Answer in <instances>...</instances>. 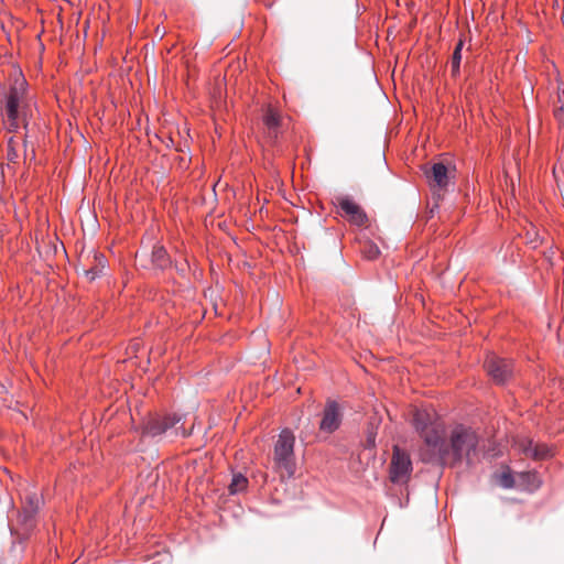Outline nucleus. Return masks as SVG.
Here are the masks:
<instances>
[{
  "label": "nucleus",
  "mask_w": 564,
  "mask_h": 564,
  "mask_svg": "<svg viewBox=\"0 0 564 564\" xmlns=\"http://www.w3.org/2000/svg\"><path fill=\"white\" fill-rule=\"evenodd\" d=\"M412 424L424 442L422 459L455 467L471 465L478 456V435L464 425L455 426L446 437L445 426L432 408L414 409Z\"/></svg>",
  "instance_id": "f257e3e1"
},
{
  "label": "nucleus",
  "mask_w": 564,
  "mask_h": 564,
  "mask_svg": "<svg viewBox=\"0 0 564 564\" xmlns=\"http://www.w3.org/2000/svg\"><path fill=\"white\" fill-rule=\"evenodd\" d=\"M24 83L12 87L7 96L2 116L10 132L18 130L20 122L28 127L30 106L24 97Z\"/></svg>",
  "instance_id": "f03ea898"
},
{
  "label": "nucleus",
  "mask_w": 564,
  "mask_h": 564,
  "mask_svg": "<svg viewBox=\"0 0 564 564\" xmlns=\"http://www.w3.org/2000/svg\"><path fill=\"white\" fill-rule=\"evenodd\" d=\"M295 435L289 430L284 429L278 436L273 451L274 468L281 474V477H293L295 473V456H294Z\"/></svg>",
  "instance_id": "7ed1b4c3"
},
{
  "label": "nucleus",
  "mask_w": 564,
  "mask_h": 564,
  "mask_svg": "<svg viewBox=\"0 0 564 564\" xmlns=\"http://www.w3.org/2000/svg\"><path fill=\"white\" fill-rule=\"evenodd\" d=\"M412 469L410 455L399 446H394L389 466L390 480L393 484L404 485L409 481Z\"/></svg>",
  "instance_id": "20e7f679"
},
{
  "label": "nucleus",
  "mask_w": 564,
  "mask_h": 564,
  "mask_svg": "<svg viewBox=\"0 0 564 564\" xmlns=\"http://www.w3.org/2000/svg\"><path fill=\"white\" fill-rule=\"evenodd\" d=\"M485 368L489 377L497 384H505L513 375L512 361L489 355L485 360Z\"/></svg>",
  "instance_id": "39448f33"
},
{
  "label": "nucleus",
  "mask_w": 564,
  "mask_h": 564,
  "mask_svg": "<svg viewBox=\"0 0 564 564\" xmlns=\"http://www.w3.org/2000/svg\"><path fill=\"white\" fill-rule=\"evenodd\" d=\"M41 502L42 498L36 492H30L25 496L22 511L19 514V521L24 525L25 530H30L33 527V520Z\"/></svg>",
  "instance_id": "423d86ee"
},
{
  "label": "nucleus",
  "mask_w": 564,
  "mask_h": 564,
  "mask_svg": "<svg viewBox=\"0 0 564 564\" xmlns=\"http://www.w3.org/2000/svg\"><path fill=\"white\" fill-rule=\"evenodd\" d=\"M452 171L442 162L434 163L425 171L430 186L437 189H445L452 178Z\"/></svg>",
  "instance_id": "0eeeda50"
},
{
  "label": "nucleus",
  "mask_w": 564,
  "mask_h": 564,
  "mask_svg": "<svg viewBox=\"0 0 564 564\" xmlns=\"http://www.w3.org/2000/svg\"><path fill=\"white\" fill-rule=\"evenodd\" d=\"M341 422L339 406L335 401H328L324 409L323 417L319 423V430L326 433L336 431Z\"/></svg>",
  "instance_id": "6e6552de"
},
{
  "label": "nucleus",
  "mask_w": 564,
  "mask_h": 564,
  "mask_svg": "<svg viewBox=\"0 0 564 564\" xmlns=\"http://www.w3.org/2000/svg\"><path fill=\"white\" fill-rule=\"evenodd\" d=\"M338 206L349 218V221L357 226H361L367 221V216L361 207L348 197L338 198Z\"/></svg>",
  "instance_id": "1a4fd4ad"
},
{
  "label": "nucleus",
  "mask_w": 564,
  "mask_h": 564,
  "mask_svg": "<svg viewBox=\"0 0 564 564\" xmlns=\"http://www.w3.org/2000/svg\"><path fill=\"white\" fill-rule=\"evenodd\" d=\"M519 449L528 457L533 459H544L549 455V448L545 444H534L530 440H523L519 444Z\"/></svg>",
  "instance_id": "9d476101"
},
{
  "label": "nucleus",
  "mask_w": 564,
  "mask_h": 564,
  "mask_svg": "<svg viewBox=\"0 0 564 564\" xmlns=\"http://www.w3.org/2000/svg\"><path fill=\"white\" fill-rule=\"evenodd\" d=\"M106 258L101 253H94V263L89 267H83L82 271L87 281L93 282L96 280L106 268Z\"/></svg>",
  "instance_id": "9b49d317"
},
{
  "label": "nucleus",
  "mask_w": 564,
  "mask_h": 564,
  "mask_svg": "<svg viewBox=\"0 0 564 564\" xmlns=\"http://www.w3.org/2000/svg\"><path fill=\"white\" fill-rule=\"evenodd\" d=\"M151 262L155 269L164 270L171 264L170 257L162 246H154L151 252Z\"/></svg>",
  "instance_id": "f8f14e48"
},
{
  "label": "nucleus",
  "mask_w": 564,
  "mask_h": 564,
  "mask_svg": "<svg viewBox=\"0 0 564 564\" xmlns=\"http://www.w3.org/2000/svg\"><path fill=\"white\" fill-rule=\"evenodd\" d=\"M161 415L152 416L148 420L143 427V434L149 436H158L165 433Z\"/></svg>",
  "instance_id": "ddd939ff"
},
{
  "label": "nucleus",
  "mask_w": 564,
  "mask_h": 564,
  "mask_svg": "<svg viewBox=\"0 0 564 564\" xmlns=\"http://www.w3.org/2000/svg\"><path fill=\"white\" fill-rule=\"evenodd\" d=\"M263 122L264 126L268 129V133L270 137L275 138L276 137V130L280 126V117L279 115L272 109L268 108L267 112L263 116Z\"/></svg>",
  "instance_id": "4468645a"
},
{
  "label": "nucleus",
  "mask_w": 564,
  "mask_h": 564,
  "mask_svg": "<svg viewBox=\"0 0 564 564\" xmlns=\"http://www.w3.org/2000/svg\"><path fill=\"white\" fill-rule=\"evenodd\" d=\"M248 479L241 474H235L231 482L228 486V490L231 495L239 494L247 488Z\"/></svg>",
  "instance_id": "2eb2a0df"
},
{
  "label": "nucleus",
  "mask_w": 564,
  "mask_h": 564,
  "mask_svg": "<svg viewBox=\"0 0 564 564\" xmlns=\"http://www.w3.org/2000/svg\"><path fill=\"white\" fill-rule=\"evenodd\" d=\"M463 46H464V41L459 40L455 46L454 52H453L452 59H451V69H452L453 76H456L459 73Z\"/></svg>",
  "instance_id": "dca6fc26"
},
{
  "label": "nucleus",
  "mask_w": 564,
  "mask_h": 564,
  "mask_svg": "<svg viewBox=\"0 0 564 564\" xmlns=\"http://www.w3.org/2000/svg\"><path fill=\"white\" fill-rule=\"evenodd\" d=\"M519 476L523 481H527L529 490H535L541 485V481L535 473H521Z\"/></svg>",
  "instance_id": "f3484780"
},
{
  "label": "nucleus",
  "mask_w": 564,
  "mask_h": 564,
  "mask_svg": "<svg viewBox=\"0 0 564 564\" xmlns=\"http://www.w3.org/2000/svg\"><path fill=\"white\" fill-rule=\"evenodd\" d=\"M161 417H162V423L164 425L165 431H169L170 429L174 427L182 420V416L177 415V414L163 415Z\"/></svg>",
  "instance_id": "a211bd4d"
},
{
  "label": "nucleus",
  "mask_w": 564,
  "mask_h": 564,
  "mask_svg": "<svg viewBox=\"0 0 564 564\" xmlns=\"http://www.w3.org/2000/svg\"><path fill=\"white\" fill-rule=\"evenodd\" d=\"M15 145H17V142L14 141V138L11 137L9 140H8V153H7V159L9 162H12V163H15L17 162V159L19 156L17 150H15Z\"/></svg>",
  "instance_id": "6ab92c4d"
},
{
  "label": "nucleus",
  "mask_w": 564,
  "mask_h": 564,
  "mask_svg": "<svg viewBox=\"0 0 564 564\" xmlns=\"http://www.w3.org/2000/svg\"><path fill=\"white\" fill-rule=\"evenodd\" d=\"M362 253L369 260L376 259L380 251L379 248L373 243H366L362 249Z\"/></svg>",
  "instance_id": "aec40b11"
},
{
  "label": "nucleus",
  "mask_w": 564,
  "mask_h": 564,
  "mask_svg": "<svg viewBox=\"0 0 564 564\" xmlns=\"http://www.w3.org/2000/svg\"><path fill=\"white\" fill-rule=\"evenodd\" d=\"M501 484L506 488H510L513 486V479L512 476L509 474H503L501 477Z\"/></svg>",
  "instance_id": "412c9836"
},
{
  "label": "nucleus",
  "mask_w": 564,
  "mask_h": 564,
  "mask_svg": "<svg viewBox=\"0 0 564 564\" xmlns=\"http://www.w3.org/2000/svg\"><path fill=\"white\" fill-rule=\"evenodd\" d=\"M24 159H30L31 161L35 159V150L31 148V150L29 151L26 148V143H24Z\"/></svg>",
  "instance_id": "4be33fe9"
},
{
  "label": "nucleus",
  "mask_w": 564,
  "mask_h": 564,
  "mask_svg": "<svg viewBox=\"0 0 564 564\" xmlns=\"http://www.w3.org/2000/svg\"><path fill=\"white\" fill-rule=\"evenodd\" d=\"M376 442V433L370 431L367 436V446L373 447Z\"/></svg>",
  "instance_id": "5701e85b"
},
{
  "label": "nucleus",
  "mask_w": 564,
  "mask_h": 564,
  "mask_svg": "<svg viewBox=\"0 0 564 564\" xmlns=\"http://www.w3.org/2000/svg\"><path fill=\"white\" fill-rule=\"evenodd\" d=\"M191 434V431L185 430L184 427H176L175 429V435H181L183 437H186Z\"/></svg>",
  "instance_id": "b1692460"
}]
</instances>
